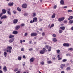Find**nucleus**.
<instances>
[{
  "mask_svg": "<svg viewBox=\"0 0 73 73\" xmlns=\"http://www.w3.org/2000/svg\"><path fill=\"white\" fill-rule=\"evenodd\" d=\"M12 49V47L10 46H8L7 48V52H9L10 53H11V49Z\"/></svg>",
  "mask_w": 73,
  "mask_h": 73,
  "instance_id": "nucleus-1",
  "label": "nucleus"
},
{
  "mask_svg": "<svg viewBox=\"0 0 73 73\" xmlns=\"http://www.w3.org/2000/svg\"><path fill=\"white\" fill-rule=\"evenodd\" d=\"M45 48L46 49H47L48 50V52L51 51V49H52V47L50 46H49V45H46L45 46Z\"/></svg>",
  "mask_w": 73,
  "mask_h": 73,
  "instance_id": "nucleus-2",
  "label": "nucleus"
},
{
  "mask_svg": "<svg viewBox=\"0 0 73 73\" xmlns=\"http://www.w3.org/2000/svg\"><path fill=\"white\" fill-rule=\"evenodd\" d=\"M43 50H41L40 51V54H44V52H46V49H45L44 48H43Z\"/></svg>",
  "mask_w": 73,
  "mask_h": 73,
  "instance_id": "nucleus-3",
  "label": "nucleus"
},
{
  "mask_svg": "<svg viewBox=\"0 0 73 73\" xmlns=\"http://www.w3.org/2000/svg\"><path fill=\"white\" fill-rule=\"evenodd\" d=\"M14 40H15V38H13L9 40L8 41L9 42V43H12V42H13Z\"/></svg>",
  "mask_w": 73,
  "mask_h": 73,
  "instance_id": "nucleus-4",
  "label": "nucleus"
},
{
  "mask_svg": "<svg viewBox=\"0 0 73 73\" xmlns=\"http://www.w3.org/2000/svg\"><path fill=\"white\" fill-rule=\"evenodd\" d=\"M64 19H65V18L64 17L60 18L58 19V21H59V22H61V21H64Z\"/></svg>",
  "mask_w": 73,
  "mask_h": 73,
  "instance_id": "nucleus-5",
  "label": "nucleus"
},
{
  "mask_svg": "<svg viewBox=\"0 0 73 73\" xmlns=\"http://www.w3.org/2000/svg\"><path fill=\"white\" fill-rule=\"evenodd\" d=\"M13 24H17L18 22V19H15L13 21Z\"/></svg>",
  "mask_w": 73,
  "mask_h": 73,
  "instance_id": "nucleus-6",
  "label": "nucleus"
},
{
  "mask_svg": "<svg viewBox=\"0 0 73 73\" xmlns=\"http://www.w3.org/2000/svg\"><path fill=\"white\" fill-rule=\"evenodd\" d=\"M22 7L23 8H27V5L26 3H24L23 4Z\"/></svg>",
  "mask_w": 73,
  "mask_h": 73,
  "instance_id": "nucleus-7",
  "label": "nucleus"
},
{
  "mask_svg": "<svg viewBox=\"0 0 73 73\" xmlns=\"http://www.w3.org/2000/svg\"><path fill=\"white\" fill-rule=\"evenodd\" d=\"M37 35V34L36 33H33L31 34V36H36Z\"/></svg>",
  "mask_w": 73,
  "mask_h": 73,
  "instance_id": "nucleus-8",
  "label": "nucleus"
},
{
  "mask_svg": "<svg viewBox=\"0 0 73 73\" xmlns=\"http://www.w3.org/2000/svg\"><path fill=\"white\" fill-rule=\"evenodd\" d=\"M2 13H3V14H5L7 12V10H5L4 9H2Z\"/></svg>",
  "mask_w": 73,
  "mask_h": 73,
  "instance_id": "nucleus-9",
  "label": "nucleus"
},
{
  "mask_svg": "<svg viewBox=\"0 0 73 73\" xmlns=\"http://www.w3.org/2000/svg\"><path fill=\"white\" fill-rule=\"evenodd\" d=\"M63 45L64 46H67L68 47L69 46V43H64L63 44Z\"/></svg>",
  "mask_w": 73,
  "mask_h": 73,
  "instance_id": "nucleus-10",
  "label": "nucleus"
},
{
  "mask_svg": "<svg viewBox=\"0 0 73 73\" xmlns=\"http://www.w3.org/2000/svg\"><path fill=\"white\" fill-rule=\"evenodd\" d=\"M37 18L36 17H35L33 19V23L37 22Z\"/></svg>",
  "mask_w": 73,
  "mask_h": 73,
  "instance_id": "nucleus-11",
  "label": "nucleus"
},
{
  "mask_svg": "<svg viewBox=\"0 0 73 73\" xmlns=\"http://www.w3.org/2000/svg\"><path fill=\"white\" fill-rule=\"evenodd\" d=\"M34 60H35V58H32L30 59V61L31 62H33V61H34Z\"/></svg>",
  "mask_w": 73,
  "mask_h": 73,
  "instance_id": "nucleus-12",
  "label": "nucleus"
},
{
  "mask_svg": "<svg viewBox=\"0 0 73 73\" xmlns=\"http://www.w3.org/2000/svg\"><path fill=\"white\" fill-rule=\"evenodd\" d=\"M3 70L4 72H6L7 71V67L6 66H4L3 68Z\"/></svg>",
  "mask_w": 73,
  "mask_h": 73,
  "instance_id": "nucleus-13",
  "label": "nucleus"
},
{
  "mask_svg": "<svg viewBox=\"0 0 73 73\" xmlns=\"http://www.w3.org/2000/svg\"><path fill=\"white\" fill-rule=\"evenodd\" d=\"M8 5L9 6H13V2H10L8 3Z\"/></svg>",
  "mask_w": 73,
  "mask_h": 73,
  "instance_id": "nucleus-14",
  "label": "nucleus"
},
{
  "mask_svg": "<svg viewBox=\"0 0 73 73\" xmlns=\"http://www.w3.org/2000/svg\"><path fill=\"white\" fill-rule=\"evenodd\" d=\"M15 37V36L14 35H12V34H11L9 36V38H11L13 37Z\"/></svg>",
  "mask_w": 73,
  "mask_h": 73,
  "instance_id": "nucleus-15",
  "label": "nucleus"
},
{
  "mask_svg": "<svg viewBox=\"0 0 73 73\" xmlns=\"http://www.w3.org/2000/svg\"><path fill=\"white\" fill-rule=\"evenodd\" d=\"M20 28V25H18L17 26L15 27V29L16 30H18L19 28Z\"/></svg>",
  "mask_w": 73,
  "mask_h": 73,
  "instance_id": "nucleus-16",
  "label": "nucleus"
},
{
  "mask_svg": "<svg viewBox=\"0 0 73 73\" xmlns=\"http://www.w3.org/2000/svg\"><path fill=\"white\" fill-rule=\"evenodd\" d=\"M12 33L14 34V35H17L18 33V32L17 31H14Z\"/></svg>",
  "mask_w": 73,
  "mask_h": 73,
  "instance_id": "nucleus-17",
  "label": "nucleus"
},
{
  "mask_svg": "<svg viewBox=\"0 0 73 73\" xmlns=\"http://www.w3.org/2000/svg\"><path fill=\"white\" fill-rule=\"evenodd\" d=\"M7 16L4 15L1 18V19L3 20V19H6V18H7Z\"/></svg>",
  "mask_w": 73,
  "mask_h": 73,
  "instance_id": "nucleus-18",
  "label": "nucleus"
},
{
  "mask_svg": "<svg viewBox=\"0 0 73 73\" xmlns=\"http://www.w3.org/2000/svg\"><path fill=\"white\" fill-rule=\"evenodd\" d=\"M52 41H54V42H57V39H56V38H52Z\"/></svg>",
  "mask_w": 73,
  "mask_h": 73,
  "instance_id": "nucleus-19",
  "label": "nucleus"
},
{
  "mask_svg": "<svg viewBox=\"0 0 73 73\" xmlns=\"http://www.w3.org/2000/svg\"><path fill=\"white\" fill-rule=\"evenodd\" d=\"M65 27H60V29H62V31H64V30H65Z\"/></svg>",
  "mask_w": 73,
  "mask_h": 73,
  "instance_id": "nucleus-20",
  "label": "nucleus"
},
{
  "mask_svg": "<svg viewBox=\"0 0 73 73\" xmlns=\"http://www.w3.org/2000/svg\"><path fill=\"white\" fill-rule=\"evenodd\" d=\"M55 16H56V14L54 13L52 15L51 17L52 18H55Z\"/></svg>",
  "mask_w": 73,
  "mask_h": 73,
  "instance_id": "nucleus-21",
  "label": "nucleus"
},
{
  "mask_svg": "<svg viewBox=\"0 0 73 73\" xmlns=\"http://www.w3.org/2000/svg\"><path fill=\"white\" fill-rule=\"evenodd\" d=\"M17 9L19 12H21V9L19 7H17Z\"/></svg>",
  "mask_w": 73,
  "mask_h": 73,
  "instance_id": "nucleus-22",
  "label": "nucleus"
},
{
  "mask_svg": "<svg viewBox=\"0 0 73 73\" xmlns=\"http://www.w3.org/2000/svg\"><path fill=\"white\" fill-rule=\"evenodd\" d=\"M60 3L61 4H64V0H61L60 1Z\"/></svg>",
  "mask_w": 73,
  "mask_h": 73,
  "instance_id": "nucleus-23",
  "label": "nucleus"
},
{
  "mask_svg": "<svg viewBox=\"0 0 73 73\" xmlns=\"http://www.w3.org/2000/svg\"><path fill=\"white\" fill-rule=\"evenodd\" d=\"M22 57L21 56H18V60L19 61H20V60H21Z\"/></svg>",
  "mask_w": 73,
  "mask_h": 73,
  "instance_id": "nucleus-24",
  "label": "nucleus"
},
{
  "mask_svg": "<svg viewBox=\"0 0 73 73\" xmlns=\"http://www.w3.org/2000/svg\"><path fill=\"white\" fill-rule=\"evenodd\" d=\"M4 55L5 57H7V52H5L4 53Z\"/></svg>",
  "mask_w": 73,
  "mask_h": 73,
  "instance_id": "nucleus-25",
  "label": "nucleus"
},
{
  "mask_svg": "<svg viewBox=\"0 0 73 73\" xmlns=\"http://www.w3.org/2000/svg\"><path fill=\"white\" fill-rule=\"evenodd\" d=\"M36 15V14L35 13H33L32 16L33 17H35Z\"/></svg>",
  "mask_w": 73,
  "mask_h": 73,
  "instance_id": "nucleus-26",
  "label": "nucleus"
},
{
  "mask_svg": "<svg viewBox=\"0 0 73 73\" xmlns=\"http://www.w3.org/2000/svg\"><path fill=\"white\" fill-rule=\"evenodd\" d=\"M47 63L48 64H51L52 63V62L51 61H48L47 62Z\"/></svg>",
  "mask_w": 73,
  "mask_h": 73,
  "instance_id": "nucleus-27",
  "label": "nucleus"
},
{
  "mask_svg": "<svg viewBox=\"0 0 73 73\" xmlns=\"http://www.w3.org/2000/svg\"><path fill=\"white\" fill-rule=\"evenodd\" d=\"M54 24H52L51 25V27H50V29H51L52 28V27H54Z\"/></svg>",
  "mask_w": 73,
  "mask_h": 73,
  "instance_id": "nucleus-28",
  "label": "nucleus"
},
{
  "mask_svg": "<svg viewBox=\"0 0 73 73\" xmlns=\"http://www.w3.org/2000/svg\"><path fill=\"white\" fill-rule=\"evenodd\" d=\"M73 23V21L72 20H70L69 21L70 24H72Z\"/></svg>",
  "mask_w": 73,
  "mask_h": 73,
  "instance_id": "nucleus-29",
  "label": "nucleus"
},
{
  "mask_svg": "<svg viewBox=\"0 0 73 73\" xmlns=\"http://www.w3.org/2000/svg\"><path fill=\"white\" fill-rule=\"evenodd\" d=\"M73 18V17L71 16L69 17V18H68V20H70L71 19H72Z\"/></svg>",
  "mask_w": 73,
  "mask_h": 73,
  "instance_id": "nucleus-30",
  "label": "nucleus"
},
{
  "mask_svg": "<svg viewBox=\"0 0 73 73\" xmlns=\"http://www.w3.org/2000/svg\"><path fill=\"white\" fill-rule=\"evenodd\" d=\"M68 50H70V51H72V50H73V49L72 48H70L68 49Z\"/></svg>",
  "mask_w": 73,
  "mask_h": 73,
  "instance_id": "nucleus-31",
  "label": "nucleus"
},
{
  "mask_svg": "<svg viewBox=\"0 0 73 73\" xmlns=\"http://www.w3.org/2000/svg\"><path fill=\"white\" fill-rule=\"evenodd\" d=\"M70 67H68L66 68V69L67 70H70Z\"/></svg>",
  "mask_w": 73,
  "mask_h": 73,
  "instance_id": "nucleus-32",
  "label": "nucleus"
},
{
  "mask_svg": "<svg viewBox=\"0 0 73 73\" xmlns=\"http://www.w3.org/2000/svg\"><path fill=\"white\" fill-rule=\"evenodd\" d=\"M7 13L9 15H11V13L10 11H7Z\"/></svg>",
  "mask_w": 73,
  "mask_h": 73,
  "instance_id": "nucleus-33",
  "label": "nucleus"
},
{
  "mask_svg": "<svg viewBox=\"0 0 73 73\" xmlns=\"http://www.w3.org/2000/svg\"><path fill=\"white\" fill-rule=\"evenodd\" d=\"M21 27H24L25 26V24L24 23H22L21 24Z\"/></svg>",
  "mask_w": 73,
  "mask_h": 73,
  "instance_id": "nucleus-34",
  "label": "nucleus"
},
{
  "mask_svg": "<svg viewBox=\"0 0 73 73\" xmlns=\"http://www.w3.org/2000/svg\"><path fill=\"white\" fill-rule=\"evenodd\" d=\"M67 12H73V11L72 10H68Z\"/></svg>",
  "mask_w": 73,
  "mask_h": 73,
  "instance_id": "nucleus-35",
  "label": "nucleus"
},
{
  "mask_svg": "<svg viewBox=\"0 0 73 73\" xmlns=\"http://www.w3.org/2000/svg\"><path fill=\"white\" fill-rule=\"evenodd\" d=\"M13 13H14V15H16L17 13V12H16V11H14L13 12Z\"/></svg>",
  "mask_w": 73,
  "mask_h": 73,
  "instance_id": "nucleus-36",
  "label": "nucleus"
},
{
  "mask_svg": "<svg viewBox=\"0 0 73 73\" xmlns=\"http://www.w3.org/2000/svg\"><path fill=\"white\" fill-rule=\"evenodd\" d=\"M62 32H63L62 30H60L58 31L59 33H62Z\"/></svg>",
  "mask_w": 73,
  "mask_h": 73,
  "instance_id": "nucleus-37",
  "label": "nucleus"
},
{
  "mask_svg": "<svg viewBox=\"0 0 73 73\" xmlns=\"http://www.w3.org/2000/svg\"><path fill=\"white\" fill-rule=\"evenodd\" d=\"M66 61H67V60H66V59H63L62 61V62H66Z\"/></svg>",
  "mask_w": 73,
  "mask_h": 73,
  "instance_id": "nucleus-38",
  "label": "nucleus"
},
{
  "mask_svg": "<svg viewBox=\"0 0 73 73\" xmlns=\"http://www.w3.org/2000/svg\"><path fill=\"white\" fill-rule=\"evenodd\" d=\"M25 49H24V48H22L21 49V51H24Z\"/></svg>",
  "mask_w": 73,
  "mask_h": 73,
  "instance_id": "nucleus-39",
  "label": "nucleus"
},
{
  "mask_svg": "<svg viewBox=\"0 0 73 73\" xmlns=\"http://www.w3.org/2000/svg\"><path fill=\"white\" fill-rule=\"evenodd\" d=\"M17 70H18V68H17L15 69L14 71V72H17Z\"/></svg>",
  "mask_w": 73,
  "mask_h": 73,
  "instance_id": "nucleus-40",
  "label": "nucleus"
},
{
  "mask_svg": "<svg viewBox=\"0 0 73 73\" xmlns=\"http://www.w3.org/2000/svg\"><path fill=\"white\" fill-rule=\"evenodd\" d=\"M56 8H57V5H54L53 7L54 9H56Z\"/></svg>",
  "mask_w": 73,
  "mask_h": 73,
  "instance_id": "nucleus-41",
  "label": "nucleus"
},
{
  "mask_svg": "<svg viewBox=\"0 0 73 73\" xmlns=\"http://www.w3.org/2000/svg\"><path fill=\"white\" fill-rule=\"evenodd\" d=\"M32 40L30 41L29 42V44H32Z\"/></svg>",
  "mask_w": 73,
  "mask_h": 73,
  "instance_id": "nucleus-42",
  "label": "nucleus"
},
{
  "mask_svg": "<svg viewBox=\"0 0 73 73\" xmlns=\"http://www.w3.org/2000/svg\"><path fill=\"white\" fill-rule=\"evenodd\" d=\"M60 52V50H57V52L58 53H59Z\"/></svg>",
  "mask_w": 73,
  "mask_h": 73,
  "instance_id": "nucleus-43",
  "label": "nucleus"
},
{
  "mask_svg": "<svg viewBox=\"0 0 73 73\" xmlns=\"http://www.w3.org/2000/svg\"><path fill=\"white\" fill-rule=\"evenodd\" d=\"M53 37H56V35L55 34H53L52 35Z\"/></svg>",
  "mask_w": 73,
  "mask_h": 73,
  "instance_id": "nucleus-44",
  "label": "nucleus"
},
{
  "mask_svg": "<svg viewBox=\"0 0 73 73\" xmlns=\"http://www.w3.org/2000/svg\"><path fill=\"white\" fill-rule=\"evenodd\" d=\"M27 35L28 33H25L24 34V36L25 37L26 36H27Z\"/></svg>",
  "mask_w": 73,
  "mask_h": 73,
  "instance_id": "nucleus-45",
  "label": "nucleus"
},
{
  "mask_svg": "<svg viewBox=\"0 0 73 73\" xmlns=\"http://www.w3.org/2000/svg\"><path fill=\"white\" fill-rule=\"evenodd\" d=\"M68 8V7L66 6L62 7V8Z\"/></svg>",
  "mask_w": 73,
  "mask_h": 73,
  "instance_id": "nucleus-46",
  "label": "nucleus"
},
{
  "mask_svg": "<svg viewBox=\"0 0 73 73\" xmlns=\"http://www.w3.org/2000/svg\"><path fill=\"white\" fill-rule=\"evenodd\" d=\"M30 23H31V24H32V23H33V21H30Z\"/></svg>",
  "mask_w": 73,
  "mask_h": 73,
  "instance_id": "nucleus-47",
  "label": "nucleus"
},
{
  "mask_svg": "<svg viewBox=\"0 0 73 73\" xmlns=\"http://www.w3.org/2000/svg\"><path fill=\"white\" fill-rule=\"evenodd\" d=\"M29 51H31V50H33V48H30L29 49Z\"/></svg>",
  "mask_w": 73,
  "mask_h": 73,
  "instance_id": "nucleus-48",
  "label": "nucleus"
},
{
  "mask_svg": "<svg viewBox=\"0 0 73 73\" xmlns=\"http://www.w3.org/2000/svg\"><path fill=\"white\" fill-rule=\"evenodd\" d=\"M44 62H41V64H42V65H44Z\"/></svg>",
  "mask_w": 73,
  "mask_h": 73,
  "instance_id": "nucleus-49",
  "label": "nucleus"
},
{
  "mask_svg": "<svg viewBox=\"0 0 73 73\" xmlns=\"http://www.w3.org/2000/svg\"><path fill=\"white\" fill-rule=\"evenodd\" d=\"M45 35V33L44 32H43L42 33V36H44Z\"/></svg>",
  "mask_w": 73,
  "mask_h": 73,
  "instance_id": "nucleus-50",
  "label": "nucleus"
},
{
  "mask_svg": "<svg viewBox=\"0 0 73 73\" xmlns=\"http://www.w3.org/2000/svg\"><path fill=\"white\" fill-rule=\"evenodd\" d=\"M61 65L62 66H64H64H65V64H62Z\"/></svg>",
  "mask_w": 73,
  "mask_h": 73,
  "instance_id": "nucleus-51",
  "label": "nucleus"
},
{
  "mask_svg": "<svg viewBox=\"0 0 73 73\" xmlns=\"http://www.w3.org/2000/svg\"><path fill=\"white\" fill-rule=\"evenodd\" d=\"M3 15V13H1V14L0 15V18L1 17V16H2V15Z\"/></svg>",
  "mask_w": 73,
  "mask_h": 73,
  "instance_id": "nucleus-52",
  "label": "nucleus"
},
{
  "mask_svg": "<svg viewBox=\"0 0 73 73\" xmlns=\"http://www.w3.org/2000/svg\"><path fill=\"white\" fill-rule=\"evenodd\" d=\"M10 11H11V9L9 8L7 9V11H9V12H10Z\"/></svg>",
  "mask_w": 73,
  "mask_h": 73,
  "instance_id": "nucleus-53",
  "label": "nucleus"
},
{
  "mask_svg": "<svg viewBox=\"0 0 73 73\" xmlns=\"http://www.w3.org/2000/svg\"><path fill=\"white\" fill-rule=\"evenodd\" d=\"M66 56H70V55L69 54H66Z\"/></svg>",
  "mask_w": 73,
  "mask_h": 73,
  "instance_id": "nucleus-54",
  "label": "nucleus"
},
{
  "mask_svg": "<svg viewBox=\"0 0 73 73\" xmlns=\"http://www.w3.org/2000/svg\"><path fill=\"white\" fill-rule=\"evenodd\" d=\"M20 43H22L23 42V40H20Z\"/></svg>",
  "mask_w": 73,
  "mask_h": 73,
  "instance_id": "nucleus-55",
  "label": "nucleus"
},
{
  "mask_svg": "<svg viewBox=\"0 0 73 73\" xmlns=\"http://www.w3.org/2000/svg\"><path fill=\"white\" fill-rule=\"evenodd\" d=\"M60 68L61 69H63V67L62 66V65L60 66Z\"/></svg>",
  "mask_w": 73,
  "mask_h": 73,
  "instance_id": "nucleus-56",
  "label": "nucleus"
},
{
  "mask_svg": "<svg viewBox=\"0 0 73 73\" xmlns=\"http://www.w3.org/2000/svg\"><path fill=\"white\" fill-rule=\"evenodd\" d=\"M53 58V60H56V58L55 57H53V58Z\"/></svg>",
  "mask_w": 73,
  "mask_h": 73,
  "instance_id": "nucleus-57",
  "label": "nucleus"
},
{
  "mask_svg": "<svg viewBox=\"0 0 73 73\" xmlns=\"http://www.w3.org/2000/svg\"><path fill=\"white\" fill-rule=\"evenodd\" d=\"M23 58H26V57H25V55H24L23 56Z\"/></svg>",
  "mask_w": 73,
  "mask_h": 73,
  "instance_id": "nucleus-58",
  "label": "nucleus"
},
{
  "mask_svg": "<svg viewBox=\"0 0 73 73\" xmlns=\"http://www.w3.org/2000/svg\"><path fill=\"white\" fill-rule=\"evenodd\" d=\"M64 23H67V21H64Z\"/></svg>",
  "mask_w": 73,
  "mask_h": 73,
  "instance_id": "nucleus-59",
  "label": "nucleus"
},
{
  "mask_svg": "<svg viewBox=\"0 0 73 73\" xmlns=\"http://www.w3.org/2000/svg\"><path fill=\"white\" fill-rule=\"evenodd\" d=\"M3 23V22L1 21H0V24H1Z\"/></svg>",
  "mask_w": 73,
  "mask_h": 73,
  "instance_id": "nucleus-60",
  "label": "nucleus"
},
{
  "mask_svg": "<svg viewBox=\"0 0 73 73\" xmlns=\"http://www.w3.org/2000/svg\"><path fill=\"white\" fill-rule=\"evenodd\" d=\"M40 31H41L42 30V29L41 28L39 29Z\"/></svg>",
  "mask_w": 73,
  "mask_h": 73,
  "instance_id": "nucleus-61",
  "label": "nucleus"
},
{
  "mask_svg": "<svg viewBox=\"0 0 73 73\" xmlns=\"http://www.w3.org/2000/svg\"><path fill=\"white\" fill-rule=\"evenodd\" d=\"M20 73V71H18L17 72H16V73Z\"/></svg>",
  "mask_w": 73,
  "mask_h": 73,
  "instance_id": "nucleus-62",
  "label": "nucleus"
},
{
  "mask_svg": "<svg viewBox=\"0 0 73 73\" xmlns=\"http://www.w3.org/2000/svg\"><path fill=\"white\" fill-rule=\"evenodd\" d=\"M61 73H65V72H64V71H62L61 72Z\"/></svg>",
  "mask_w": 73,
  "mask_h": 73,
  "instance_id": "nucleus-63",
  "label": "nucleus"
},
{
  "mask_svg": "<svg viewBox=\"0 0 73 73\" xmlns=\"http://www.w3.org/2000/svg\"><path fill=\"white\" fill-rule=\"evenodd\" d=\"M71 30L73 31V26L71 28Z\"/></svg>",
  "mask_w": 73,
  "mask_h": 73,
  "instance_id": "nucleus-64",
  "label": "nucleus"
}]
</instances>
